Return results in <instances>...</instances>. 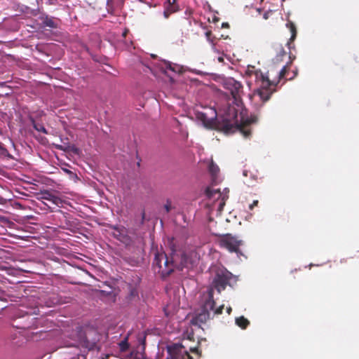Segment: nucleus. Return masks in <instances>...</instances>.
I'll return each mask as SVG.
<instances>
[{
	"mask_svg": "<svg viewBox=\"0 0 359 359\" xmlns=\"http://www.w3.org/2000/svg\"><path fill=\"white\" fill-rule=\"evenodd\" d=\"M168 355H158L156 359H193L181 344H174L167 346Z\"/></svg>",
	"mask_w": 359,
	"mask_h": 359,
	"instance_id": "nucleus-7",
	"label": "nucleus"
},
{
	"mask_svg": "<svg viewBox=\"0 0 359 359\" xmlns=\"http://www.w3.org/2000/svg\"><path fill=\"white\" fill-rule=\"evenodd\" d=\"M167 308L164 309L165 312H166ZM165 314L168 316V313H165Z\"/></svg>",
	"mask_w": 359,
	"mask_h": 359,
	"instance_id": "nucleus-44",
	"label": "nucleus"
},
{
	"mask_svg": "<svg viewBox=\"0 0 359 359\" xmlns=\"http://www.w3.org/2000/svg\"><path fill=\"white\" fill-rule=\"evenodd\" d=\"M41 199L48 201L51 204L61 208L63 206L64 201L60 197L53 194L51 192L46 191L41 194Z\"/></svg>",
	"mask_w": 359,
	"mask_h": 359,
	"instance_id": "nucleus-11",
	"label": "nucleus"
},
{
	"mask_svg": "<svg viewBox=\"0 0 359 359\" xmlns=\"http://www.w3.org/2000/svg\"><path fill=\"white\" fill-rule=\"evenodd\" d=\"M236 325L242 329H245L250 324L249 320L243 316H241L236 319Z\"/></svg>",
	"mask_w": 359,
	"mask_h": 359,
	"instance_id": "nucleus-17",
	"label": "nucleus"
},
{
	"mask_svg": "<svg viewBox=\"0 0 359 359\" xmlns=\"http://www.w3.org/2000/svg\"><path fill=\"white\" fill-rule=\"evenodd\" d=\"M205 36H206L207 40H208V41H210V43H213V41H214L215 37H214V36H212V32H211V31H210V30H209V31H207V32H205Z\"/></svg>",
	"mask_w": 359,
	"mask_h": 359,
	"instance_id": "nucleus-26",
	"label": "nucleus"
},
{
	"mask_svg": "<svg viewBox=\"0 0 359 359\" xmlns=\"http://www.w3.org/2000/svg\"><path fill=\"white\" fill-rule=\"evenodd\" d=\"M222 26H223V27H226V26H228V25H227V24H224H224H222Z\"/></svg>",
	"mask_w": 359,
	"mask_h": 359,
	"instance_id": "nucleus-41",
	"label": "nucleus"
},
{
	"mask_svg": "<svg viewBox=\"0 0 359 359\" xmlns=\"http://www.w3.org/2000/svg\"><path fill=\"white\" fill-rule=\"evenodd\" d=\"M138 340L140 343V345L137 347L138 350L133 351L130 355L133 359H144L146 335L144 334L139 335Z\"/></svg>",
	"mask_w": 359,
	"mask_h": 359,
	"instance_id": "nucleus-10",
	"label": "nucleus"
},
{
	"mask_svg": "<svg viewBox=\"0 0 359 359\" xmlns=\"http://www.w3.org/2000/svg\"><path fill=\"white\" fill-rule=\"evenodd\" d=\"M224 88L230 92L233 100L226 108L219 127L226 133L239 130L245 137H249L251 135L250 125L257 121V118L245 117L241 99L243 86L234 79L229 78L224 82Z\"/></svg>",
	"mask_w": 359,
	"mask_h": 359,
	"instance_id": "nucleus-1",
	"label": "nucleus"
},
{
	"mask_svg": "<svg viewBox=\"0 0 359 359\" xmlns=\"http://www.w3.org/2000/svg\"><path fill=\"white\" fill-rule=\"evenodd\" d=\"M211 116H208L207 112L196 111V118L200 121L203 125L206 128H211L214 123V119L216 117V111L212 109H209Z\"/></svg>",
	"mask_w": 359,
	"mask_h": 359,
	"instance_id": "nucleus-8",
	"label": "nucleus"
},
{
	"mask_svg": "<svg viewBox=\"0 0 359 359\" xmlns=\"http://www.w3.org/2000/svg\"><path fill=\"white\" fill-rule=\"evenodd\" d=\"M289 57H290V61L289 62H287V64L286 65H285L278 73V77L277 79V81H278V82L282 79H283L286 76L290 65L295 59V56L292 55L291 54L290 55Z\"/></svg>",
	"mask_w": 359,
	"mask_h": 359,
	"instance_id": "nucleus-15",
	"label": "nucleus"
},
{
	"mask_svg": "<svg viewBox=\"0 0 359 359\" xmlns=\"http://www.w3.org/2000/svg\"><path fill=\"white\" fill-rule=\"evenodd\" d=\"M286 27L289 29V30L291 32L290 39L287 43L288 48L290 50H291L292 48H294V45L293 44V41L295 40V39L297 37V27H296L294 23L292 21H288L286 23Z\"/></svg>",
	"mask_w": 359,
	"mask_h": 359,
	"instance_id": "nucleus-13",
	"label": "nucleus"
},
{
	"mask_svg": "<svg viewBox=\"0 0 359 359\" xmlns=\"http://www.w3.org/2000/svg\"><path fill=\"white\" fill-rule=\"evenodd\" d=\"M297 72H294V75L292 76H291L289 79L291 80V79H294L297 76Z\"/></svg>",
	"mask_w": 359,
	"mask_h": 359,
	"instance_id": "nucleus-35",
	"label": "nucleus"
},
{
	"mask_svg": "<svg viewBox=\"0 0 359 359\" xmlns=\"http://www.w3.org/2000/svg\"><path fill=\"white\" fill-rule=\"evenodd\" d=\"M191 351L193 352V353H196L197 354H198V350L196 348H191Z\"/></svg>",
	"mask_w": 359,
	"mask_h": 359,
	"instance_id": "nucleus-33",
	"label": "nucleus"
},
{
	"mask_svg": "<svg viewBox=\"0 0 359 359\" xmlns=\"http://www.w3.org/2000/svg\"><path fill=\"white\" fill-rule=\"evenodd\" d=\"M222 26H223V27H226V26H228V25H227V24H224H224H222Z\"/></svg>",
	"mask_w": 359,
	"mask_h": 359,
	"instance_id": "nucleus-42",
	"label": "nucleus"
},
{
	"mask_svg": "<svg viewBox=\"0 0 359 359\" xmlns=\"http://www.w3.org/2000/svg\"><path fill=\"white\" fill-rule=\"evenodd\" d=\"M126 33H127L126 31L125 32H123V36H125L126 35Z\"/></svg>",
	"mask_w": 359,
	"mask_h": 359,
	"instance_id": "nucleus-43",
	"label": "nucleus"
},
{
	"mask_svg": "<svg viewBox=\"0 0 359 359\" xmlns=\"http://www.w3.org/2000/svg\"><path fill=\"white\" fill-rule=\"evenodd\" d=\"M0 149L1 150H3V149H5L4 147V145L1 142H0Z\"/></svg>",
	"mask_w": 359,
	"mask_h": 359,
	"instance_id": "nucleus-39",
	"label": "nucleus"
},
{
	"mask_svg": "<svg viewBox=\"0 0 359 359\" xmlns=\"http://www.w3.org/2000/svg\"><path fill=\"white\" fill-rule=\"evenodd\" d=\"M42 24L44 27H48L50 28H57V25L54 21L53 18H49L48 16H46L44 18H41Z\"/></svg>",
	"mask_w": 359,
	"mask_h": 359,
	"instance_id": "nucleus-16",
	"label": "nucleus"
},
{
	"mask_svg": "<svg viewBox=\"0 0 359 359\" xmlns=\"http://www.w3.org/2000/svg\"><path fill=\"white\" fill-rule=\"evenodd\" d=\"M177 11V8H169L165 6L163 15L165 18H168L171 13H175Z\"/></svg>",
	"mask_w": 359,
	"mask_h": 359,
	"instance_id": "nucleus-23",
	"label": "nucleus"
},
{
	"mask_svg": "<svg viewBox=\"0 0 359 359\" xmlns=\"http://www.w3.org/2000/svg\"><path fill=\"white\" fill-rule=\"evenodd\" d=\"M219 171V167L216 164H215L213 162H212L209 165V172L211 173V175L212 176H214V177L217 176Z\"/></svg>",
	"mask_w": 359,
	"mask_h": 359,
	"instance_id": "nucleus-21",
	"label": "nucleus"
},
{
	"mask_svg": "<svg viewBox=\"0 0 359 359\" xmlns=\"http://www.w3.org/2000/svg\"><path fill=\"white\" fill-rule=\"evenodd\" d=\"M144 212L142 213V218L144 219Z\"/></svg>",
	"mask_w": 359,
	"mask_h": 359,
	"instance_id": "nucleus-45",
	"label": "nucleus"
},
{
	"mask_svg": "<svg viewBox=\"0 0 359 359\" xmlns=\"http://www.w3.org/2000/svg\"><path fill=\"white\" fill-rule=\"evenodd\" d=\"M48 2H49V4H55V1L56 0H48Z\"/></svg>",
	"mask_w": 359,
	"mask_h": 359,
	"instance_id": "nucleus-37",
	"label": "nucleus"
},
{
	"mask_svg": "<svg viewBox=\"0 0 359 359\" xmlns=\"http://www.w3.org/2000/svg\"><path fill=\"white\" fill-rule=\"evenodd\" d=\"M243 244L242 240H238L231 234L223 235L218 240V245L220 248L226 249L229 252H235L238 256L243 255L240 250V247Z\"/></svg>",
	"mask_w": 359,
	"mask_h": 359,
	"instance_id": "nucleus-6",
	"label": "nucleus"
},
{
	"mask_svg": "<svg viewBox=\"0 0 359 359\" xmlns=\"http://www.w3.org/2000/svg\"><path fill=\"white\" fill-rule=\"evenodd\" d=\"M119 348L121 352L126 351L129 348V344L128 342V337H126L123 341H121L119 344Z\"/></svg>",
	"mask_w": 359,
	"mask_h": 359,
	"instance_id": "nucleus-22",
	"label": "nucleus"
},
{
	"mask_svg": "<svg viewBox=\"0 0 359 359\" xmlns=\"http://www.w3.org/2000/svg\"><path fill=\"white\" fill-rule=\"evenodd\" d=\"M218 61H219V62H224V59H223V57H218Z\"/></svg>",
	"mask_w": 359,
	"mask_h": 359,
	"instance_id": "nucleus-38",
	"label": "nucleus"
},
{
	"mask_svg": "<svg viewBox=\"0 0 359 359\" xmlns=\"http://www.w3.org/2000/svg\"><path fill=\"white\" fill-rule=\"evenodd\" d=\"M111 229L115 231V232L114 233V235H113V236L114 238H116V239H118L121 241H123L126 238V235L125 234L126 231L123 227L113 226H111Z\"/></svg>",
	"mask_w": 359,
	"mask_h": 359,
	"instance_id": "nucleus-14",
	"label": "nucleus"
},
{
	"mask_svg": "<svg viewBox=\"0 0 359 359\" xmlns=\"http://www.w3.org/2000/svg\"><path fill=\"white\" fill-rule=\"evenodd\" d=\"M205 195L208 198H214L215 195H217L218 198L220 196V191L218 189H212L210 187H208L205 191Z\"/></svg>",
	"mask_w": 359,
	"mask_h": 359,
	"instance_id": "nucleus-18",
	"label": "nucleus"
},
{
	"mask_svg": "<svg viewBox=\"0 0 359 359\" xmlns=\"http://www.w3.org/2000/svg\"><path fill=\"white\" fill-rule=\"evenodd\" d=\"M42 203L43 205L46 206L48 209L53 208L51 206L48 205L47 203H44L43 201H42Z\"/></svg>",
	"mask_w": 359,
	"mask_h": 359,
	"instance_id": "nucleus-34",
	"label": "nucleus"
},
{
	"mask_svg": "<svg viewBox=\"0 0 359 359\" xmlns=\"http://www.w3.org/2000/svg\"><path fill=\"white\" fill-rule=\"evenodd\" d=\"M32 123L34 128L41 133L44 134H48L47 130L45 128L43 124L36 123L34 119H32Z\"/></svg>",
	"mask_w": 359,
	"mask_h": 359,
	"instance_id": "nucleus-19",
	"label": "nucleus"
},
{
	"mask_svg": "<svg viewBox=\"0 0 359 359\" xmlns=\"http://www.w3.org/2000/svg\"><path fill=\"white\" fill-rule=\"evenodd\" d=\"M68 337L72 341L67 346L93 351L97 348L100 334L95 327L86 324L76 325L68 334Z\"/></svg>",
	"mask_w": 359,
	"mask_h": 359,
	"instance_id": "nucleus-2",
	"label": "nucleus"
},
{
	"mask_svg": "<svg viewBox=\"0 0 359 359\" xmlns=\"http://www.w3.org/2000/svg\"><path fill=\"white\" fill-rule=\"evenodd\" d=\"M245 75L252 80L254 79L259 86L257 93L260 100L264 102L268 101L276 91L278 81L270 80L269 75H264L261 70L256 69L254 66H248Z\"/></svg>",
	"mask_w": 359,
	"mask_h": 359,
	"instance_id": "nucleus-4",
	"label": "nucleus"
},
{
	"mask_svg": "<svg viewBox=\"0 0 359 359\" xmlns=\"http://www.w3.org/2000/svg\"><path fill=\"white\" fill-rule=\"evenodd\" d=\"M210 313L207 311H201L191 320V323L194 325L201 326V324L206 323L210 319Z\"/></svg>",
	"mask_w": 359,
	"mask_h": 359,
	"instance_id": "nucleus-12",
	"label": "nucleus"
},
{
	"mask_svg": "<svg viewBox=\"0 0 359 359\" xmlns=\"http://www.w3.org/2000/svg\"><path fill=\"white\" fill-rule=\"evenodd\" d=\"M36 308H34V309H33V311H26V312H25V313H26V315L36 314L37 313H36Z\"/></svg>",
	"mask_w": 359,
	"mask_h": 359,
	"instance_id": "nucleus-31",
	"label": "nucleus"
},
{
	"mask_svg": "<svg viewBox=\"0 0 359 359\" xmlns=\"http://www.w3.org/2000/svg\"><path fill=\"white\" fill-rule=\"evenodd\" d=\"M233 278V275L226 269H218L213 278L212 285L220 293L227 285H231V280Z\"/></svg>",
	"mask_w": 359,
	"mask_h": 359,
	"instance_id": "nucleus-5",
	"label": "nucleus"
},
{
	"mask_svg": "<svg viewBox=\"0 0 359 359\" xmlns=\"http://www.w3.org/2000/svg\"><path fill=\"white\" fill-rule=\"evenodd\" d=\"M272 14V11H267L266 12L264 15H263V18L265 19V20H267L269 18V15Z\"/></svg>",
	"mask_w": 359,
	"mask_h": 359,
	"instance_id": "nucleus-30",
	"label": "nucleus"
},
{
	"mask_svg": "<svg viewBox=\"0 0 359 359\" xmlns=\"http://www.w3.org/2000/svg\"><path fill=\"white\" fill-rule=\"evenodd\" d=\"M187 259L185 255L182 254L180 257L175 252H172L168 257L164 252L155 253L153 269L155 273L162 278L170 275L175 269L182 270L184 267V262Z\"/></svg>",
	"mask_w": 359,
	"mask_h": 359,
	"instance_id": "nucleus-3",
	"label": "nucleus"
},
{
	"mask_svg": "<svg viewBox=\"0 0 359 359\" xmlns=\"http://www.w3.org/2000/svg\"><path fill=\"white\" fill-rule=\"evenodd\" d=\"M171 208V201L168 199L166 203L164 205V209L165 210V212L168 213L170 211Z\"/></svg>",
	"mask_w": 359,
	"mask_h": 359,
	"instance_id": "nucleus-27",
	"label": "nucleus"
},
{
	"mask_svg": "<svg viewBox=\"0 0 359 359\" xmlns=\"http://www.w3.org/2000/svg\"><path fill=\"white\" fill-rule=\"evenodd\" d=\"M215 302L214 300V291L213 288H210L205 299V302L203 304L202 311H207L210 313V311H214Z\"/></svg>",
	"mask_w": 359,
	"mask_h": 359,
	"instance_id": "nucleus-9",
	"label": "nucleus"
},
{
	"mask_svg": "<svg viewBox=\"0 0 359 359\" xmlns=\"http://www.w3.org/2000/svg\"><path fill=\"white\" fill-rule=\"evenodd\" d=\"M286 54L287 53H286L285 50H284V48L283 47H280V53H279V54L277 55L276 60L278 61H281L282 60V57L285 56Z\"/></svg>",
	"mask_w": 359,
	"mask_h": 359,
	"instance_id": "nucleus-24",
	"label": "nucleus"
},
{
	"mask_svg": "<svg viewBox=\"0 0 359 359\" xmlns=\"http://www.w3.org/2000/svg\"><path fill=\"white\" fill-rule=\"evenodd\" d=\"M259 203V201L257 200H255L252 203H251L250 205H249V209L250 210H252L254 208L255 206H257Z\"/></svg>",
	"mask_w": 359,
	"mask_h": 359,
	"instance_id": "nucleus-29",
	"label": "nucleus"
},
{
	"mask_svg": "<svg viewBox=\"0 0 359 359\" xmlns=\"http://www.w3.org/2000/svg\"><path fill=\"white\" fill-rule=\"evenodd\" d=\"M177 0H167L166 6L169 8H177V6L175 5Z\"/></svg>",
	"mask_w": 359,
	"mask_h": 359,
	"instance_id": "nucleus-25",
	"label": "nucleus"
},
{
	"mask_svg": "<svg viewBox=\"0 0 359 359\" xmlns=\"http://www.w3.org/2000/svg\"><path fill=\"white\" fill-rule=\"evenodd\" d=\"M223 309H224V305L219 306L217 309L214 310V314H217V315L221 314L222 313Z\"/></svg>",
	"mask_w": 359,
	"mask_h": 359,
	"instance_id": "nucleus-28",
	"label": "nucleus"
},
{
	"mask_svg": "<svg viewBox=\"0 0 359 359\" xmlns=\"http://www.w3.org/2000/svg\"><path fill=\"white\" fill-rule=\"evenodd\" d=\"M138 298V291L136 288L130 287L129 294L127 297L128 301H133Z\"/></svg>",
	"mask_w": 359,
	"mask_h": 359,
	"instance_id": "nucleus-20",
	"label": "nucleus"
},
{
	"mask_svg": "<svg viewBox=\"0 0 359 359\" xmlns=\"http://www.w3.org/2000/svg\"><path fill=\"white\" fill-rule=\"evenodd\" d=\"M185 14H186L187 15L190 16V15L192 14V11H191V9H190V8H187V9L186 10V11H185Z\"/></svg>",
	"mask_w": 359,
	"mask_h": 359,
	"instance_id": "nucleus-32",
	"label": "nucleus"
},
{
	"mask_svg": "<svg viewBox=\"0 0 359 359\" xmlns=\"http://www.w3.org/2000/svg\"><path fill=\"white\" fill-rule=\"evenodd\" d=\"M231 311H232V309H231V307H229V308H227V309H226V311H227V313H228L229 314H230V313H231Z\"/></svg>",
	"mask_w": 359,
	"mask_h": 359,
	"instance_id": "nucleus-36",
	"label": "nucleus"
},
{
	"mask_svg": "<svg viewBox=\"0 0 359 359\" xmlns=\"http://www.w3.org/2000/svg\"><path fill=\"white\" fill-rule=\"evenodd\" d=\"M65 171L67 173L71 172L69 170L65 169Z\"/></svg>",
	"mask_w": 359,
	"mask_h": 359,
	"instance_id": "nucleus-40",
	"label": "nucleus"
}]
</instances>
